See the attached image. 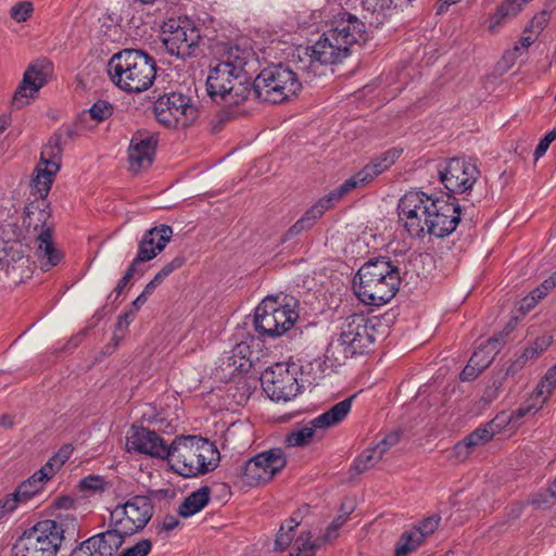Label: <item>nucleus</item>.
<instances>
[{"instance_id":"obj_22","label":"nucleus","mask_w":556,"mask_h":556,"mask_svg":"<svg viewBox=\"0 0 556 556\" xmlns=\"http://www.w3.org/2000/svg\"><path fill=\"white\" fill-rule=\"evenodd\" d=\"M126 450L154 458L168 457V445L155 432L144 427L132 426L126 435Z\"/></svg>"},{"instance_id":"obj_56","label":"nucleus","mask_w":556,"mask_h":556,"mask_svg":"<svg viewBox=\"0 0 556 556\" xmlns=\"http://www.w3.org/2000/svg\"><path fill=\"white\" fill-rule=\"evenodd\" d=\"M185 262H186L185 256L177 255L172 261L164 264L160 270L163 271L166 277H168L172 273L181 268L184 266Z\"/></svg>"},{"instance_id":"obj_32","label":"nucleus","mask_w":556,"mask_h":556,"mask_svg":"<svg viewBox=\"0 0 556 556\" xmlns=\"http://www.w3.org/2000/svg\"><path fill=\"white\" fill-rule=\"evenodd\" d=\"M250 345L245 342L236 344L223 358V365L233 370L245 371L251 365L252 361Z\"/></svg>"},{"instance_id":"obj_37","label":"nucleus","mask_w":556,"mask_h":556,"mask_svg":"<svg viewBox=\"0 0 556 556\" xmlns=\"http://www.w3.org/2000/svg\"><path fill=\"white\" fill-rule=\"evenodd\" d=\"M402 153L403 149L391 148L371 159L369 164L371 165L376 176L378 177L382 173L387 172L399 160Z\"/></svg>"},{"instance_id":"obj_57","label":"nucleus","mask_w":556,"mask_h":556,"mask_svg":"<svg viewBox=\"0 0 556 556\" xmlns=\"http://www.w3.org/2000/svg\"><path fill=\"white\" fill-rule=\"evenodd\" d=\"M526 364L527 362L523 358H521V355H518L514 361H511V363L507 367L506 375H516L519 370L523 368Z\"/></svg>"},{"instance_id":"obj_3","label":"nucleus","mask_w":556,"mask_h":556,"mask_svg":"<svg viewBox=\"0 0 556 556\" xmlns=\"http://www.w3.org/2000/svg\"><path fill=\"white\" fill-rule=\"evenodd\" d=\"M401 283L399 268L384 257L365 263L353 286L356 296L367 305L380 306L396 294Z\"/></svg>"},{"instance_id":"obj_55","label":"nucleus","mask_w":556,"mask_h":556,"mask_svg":"<svg viewBox=\"0 0 556 556\" xmlns=\"http://www.w3.org/2000/svg\"><path fill=\"white\" fill-rule=\"evenodd\" d=\"M553 342V337L549 334H543L539 338H536L531 344L530 348L534 352H536V355H541Z\"/></svg>"},{"instance_id":"obj_45","label":"nucleus","mask_w":556,"mask_h":556,"mask_svg":"<svg viewBox=\"0 0 556 556\" xmlns=\"http://www.w3.org/2000/svg\"><path fill=\"white\" fill-rule=\"evenodd\" d=\"M440 516L433 515L421 520L414 529L419 533V538L424 541L435 532L440 525Z\"/></svg>"},{"instance_id":"obj_36","label":"nucleus","mask_w":556,"mask_h":556,"mask_svg":"<svg viewBox=\"0 0 556 556\" xmlns=\"http://www.w3.org/2000/svg\"><path fill=\"white\" fill-rule=\"evenodd\" d=\"M321 215L312 205L306 212L299 218L282 236L281 241L287 242L288 240L296 237L305 231L312 229Z\"/></svg>"},{"instance_id":"obj_28","label":"nucleus","mask_w":556,"mask_h":556,"mask_svg":"<svg viewBox=\"0 0 556 556\" xmlns=\"http://www.w3.org/2000/svg\"><path fill=\"white\" fill-rule=\"evenodd\" d=\"M59 164L53 161L41 159V162L35 168V176L30 181L31 193L45 199L51 189L55 174L59 172Z\"/></svg>"},{"instance_id":"obj_21","label":"nucleus","mask_w":556,"mask_h":556,"mask_svg":"<svg viewBox=\"0 0 556 556\" xmlns=\"http://www.w3.org/2000/svg\"><path fill=\"white\" fill-rule=\"evenodd\" d=\"M513 330L509 324L500 333L490 338L486 342L482 343L471 355L468 364L460 372L463 381L473 380L482 370H484L493 362L494 357L498 354L505 343V338Z\"/></svg>"},{"instance_id":"obj_16","label":"nucleus","mask_w":556,"mask_h":556,"mask_svg":"<svg viewBox=\"0 0 556 556\" xmlns=\"http://www.w3.org/2000/svg\"><path fill=\"white\" fill-rule=\"evenodd\" d=\"M480 169L471 159L451 157L438 164V177L447 192L463 194L472 189Z\"/></svg>"},{"instance_id":"obj_1","label":"nucleus","mask_w":556,"mask_h":556,"mask_svg":"<svg viewBox=\"0 0 556 556\" xmlns=\"http://www.w3.org/2000/svg\"><path fill=\"white\" fill-rule=\"evenodd\" d=\"M256 56L251 48L230 46L210 68L206 87L210 97L227 104H239L251 93V81L256 71Z\"/></svg>"},{"instance_id":"obj_39","label":"nucleus","mask_w":556,"mask_h":556,"mask_svg":"<svg viewBox=\"0 0 556 556\" xmlns=\"http://www.w3.org/2000/svg\"><path fill=\"white\" fill-rule=\"evenodd\" d=\"M299 525V513L293 514L285 523L281 525L280 530L275 540L276 551H283L290 545L293 539L292 532Z\"/></svg>"},{"instance_id":"obj_43","label":"nucleus","mask_w":556,"mask_h":556,"mask_svg":"<svg viewBox=\"0 0 556 556\" xmlns=\"http://www.w3.org/2000/svg\"><path fill=\"white\" fill-rule=\"evenodd\" d=\"M381 458L380 451L368 447L354 460V467L358 472H363L374 467Z\"/></svg>"},{"instance_id":"obj_31","label":"nucleus","mask_w":556,"mask_h":556,"mask_svg":"<svg viewBox=\"0 0 556 556\" xmlns=\"http://www.w3.org/2000/svg\"><path fill=\"white\" fill-rule=\"evenodd\" d=\"M211 489L207 485L201 486L192 492L178 508L179 516L191 517L201 511L210 502Z\"/></svg>"},{"instance_id":"obj_34","label":"nucleus","mask_w":556,"mask_h":556,"mask_svg":"<svg viewBox=\"0 0 556 556\" xmlns=\"http://www.w3.org/2000/svg\"><path fill=\"white\" fill-rule=\"evenodd\" d=\"M353 190L354 182L344 180L340 186L329 191L325 197L318 199L313 206L323 216L327 211L332 208L337 202Z\"/></svg>"},{"instance_id":"obj_54","label":"nucleus","mask_w":556,"mask_h":556,"mask_svg":"<svg viewBox=\"0 0 556 556\" xmlns=\"http://www.w3.org/2000/svg\"><path fill=\"white\" fill-rule=\"evenodd\" d=\"M72 453L70 446L62 447L52 458H50L47 463H51V467L53 469V473L55 472V467L60 468Z\"/></svg>"},{"instance_id":"obj_17","label":"nucleus","mask_w":556,"mask_h":556,"mask_svg":"<svg viewBox=\"0 0 556 556\" xmlns=\"http://www.w3.org/2000/svg\"><path fill=\"white\" fill-rule=\"evenodd\" d=\"M354 399L355 395L344 399L311 421L294 427L286 437L287 445L304 446L311 442L317 429L326 430L340 424L351 412Z\"/></svg>"},{"instance_id":"obj_60","label":"nucleus","mask_w":556,"mask_h":556,"mask_svg":"<svg viewBox=\"0 0 556 556\" xmlns=\"http://www.w3.org/2000/svg\"><path fill=\"white\" fill-rule=\"evenodd\" d=\"M73 505H74V500L68 496H62V497H59L55 500V506L58 508L68 509L71 507H73Z\"/></svg>"},{"instance_id":"obj_29","label":"nucleus","mask_w":556,"mask_h":556,"mask_svg":"<svg viewBox=\"0 0 556 556\" xmlns=\"http://www.w3.org/2000/svg\"><path fill=\"white\" fill-rule=\"evenodd\" d=\"M338 535L339 529L334 528L332 523L328 526L326 533L316 541H312L311 532L302 534L296 538L293 552H291L289 556H315L316 548H318L321 544L333 541L338 538Z\"/></svg>"},{"instance_id":"obj_47","label":"nucleus","mask_w":556,"mask_h":556,"mask_svg":"<svg viewBox=\"0 0 556 556\" xmlns=\"http://www.w3.org/2000/svg\"><path fill=\"white\" fill-rule=\"evenodd\" d=\"M33 11H34V7H33L31 2L22 1V2L15 3L11 8L10 15L17 23H22V22H26L30 17Z\"/></svg>"},{"instance_id":"obj_13","label":"nucleus","mask_w":556,"mask_h":556,"mask_svg":"<svg viewBox=\"0 0 556 556\" xmlns=\"http://www.w3.org/2000/svg\"><path fill=\"white\" fill-rule=\"evenodd\" d=\"M154 113L157 121L167 127H187L198 117V108L189 94L170 91L156 99Z\"/></svg>"},{"instance_id":"obj_33","label":"nucleus","mask_w":556,"mask_h":556,"mask_svg":"<svg viewBox=\"0 0 556 556\" xmlns=\"http://www.w3.org/2000/svg\"><path fill=\"white\" fill-rule=\"evenodd\" d=\"M330 369L321 357L306 362L300 367V381L308 386L318 384Z\"/></svg>"},{"instance_id":"obj_59","label":"nucleus","mask_w":556,"mask_h":556,"mask_svg":"<svg viewBox=\"0 0 556 556\" xmlns=\"http://www.w3.org/2000/svg\"><path fill=\"white\" fill-rule=\"evenodd\" d=\"M70 556H96L92 551L86 547L85 542H83L77 548H75Z\"/></svg>"},{"instance_id":"obj_58","label":"nucleus","mask_w":556,"mask_h":556,"mask_svg":"<svg viewBox=\"0 0 556 556\" xmlns=\"http://www.w3.org/2000/svg\"><path fill=\"white\" fill-rule=\"evenodd\" d=\"M179 525V520L177 517L173 515L165 516L163 522H162V529L165 531H172Z\"/></svg>"},{"instance_id":"obj_14","label":"nucleus","mask_w":556,"mask_h":556,"mask_svg":"<svg viewBox=\"0 0 556 556\" xmlns=\"http://www.w3.org/2000/svg\"><path fill=\"white\" fill-rule=\"evenodd\" d=\"M435 198L419 190L407 191L399 201V217L413 238H422Z\"/></svg>"},{"instance_id":"obj_61","label":"nucleus","mask_w":556,"mask_h":556,"mask_svg":"<svg viewBox=\"0 0 556 556\" xmlns=\"http://www.w3.org/2000/svg\"><path fill=\"white\" fill-rule=\"evenodd\" d=\"M532 43L533 39L531 37H522L515 46L514 52H518L520 49L527 50Z\"/></svg>"},{"instance_id":"obj_20","label":"nucleus","mask_w":556,"mask_h":556,"mask_svg":"<svg viewBox=\"0 0 556 556\" xmlns=\"http://www.w3.org/2000/svg\"><path fill=\"white\" fill-rule=\"evenodd\" d=\"M460 220V206L442 198H435L430 218L426 219L425 235L444 238L451 235Z\"/></svg>"},{"instance_id":"obj_48","label":"nucleus","mask_w":556,"mask_h":556,"mask_svg":"<svg viewBox=\"0 0 556 556\" xmlns=\"http://www.w3.org/2000/svg\"><path fill=\"white\" fill-rule=\"evenodd\" d=\"M493 435L494 432L489 428H478L469 433L465 439L468 441V444H470L471 447H475L489 442Z\"/></svg>"},{"instance_id":"obj_12","label":"nucleus","mask_w":556,"mask_h":556,"mask_svg":"<svg viewBox=\"0 0 556 556\" xmlns=\"http://www.w3.org/2000/svg\"><path fill=\"white\" fill-rule=\"evenodd\" d=\"M49 213L45 210H28L23 224L27 229L33 227V236L36 243V257L40 263L42 270L48 271L56 266L62 258L59 251L55 250L52 239V225L48 224ZM30 233V230H28Z\"/></svg>"},{"instance_id":"obj_63","label":"nucleus","mask_w":556,"mask_h":556,"mask_svg":"<svg viewBox=\"0 0 556 556\" xmlns=\"http://www.w3.org/2000/svg\"><path fill=\"white\" fill-rule=\"evenodd\" d=\"M520 355L521 358H523L526 362H529L538 357L536 352H534L532 348H530V345L527 346Z\"/></svg>"},{"instance_id":"obj_40","label":"nucleus","mask_w":556,"mask_h":556,"mask_svg":"<svg viewBox=\"0 0 556 556\" xmlns=\"http://www.w3.org/2000/svg\"><path fill=\"white\" fill-rule=\"evenodd\" d=\"M113 114V105L105 100L96 101L91 108L84 112L83 115H88L97 124L108 119Z\"/></svg>"},{"instance_id":"obj_2","label":"nucleus","mask_w":556,"mask_h":556,"mask_svg":"<svg viewBox=\"0 0 556 556\" xmlns=\"http://www.w3.org/2000/svg\"><path fill=\"white\" fill-rule=\"evenodd\" d=\"M368 39L365 23L356 15L344 12L334 21V26L325 31L313 45L304 49V58L308 62L302 70L314 76L319 65H333L341 63L350 56L355 45H362Z\"/></svg>"},{"instance_id":"obj_51","label":"nucleus","mask_w":556,"mask_h":556,"mask_svg":"<svg viewBox=\"0 0 556 556\" xmlns=\"http://www.w3.org/2000/svg\"><path fill=\"white\" fill-rule=\"evenodd\" d=\"M543 406H539V403L536 401H531V396L522 404L520 407H518L514 412V416L516 418H522L528 415H534L538 413Z\"/></svg>"},{"instance_id":"obj_5","label":"nucleus","mask_w":556,"mask_h":556,"mask_svg":"<svg viewBox=\"0 0 556 556\" xmlns=\"http://www.w3.org/2000/svg\"><path fill=\"white\" fill-rule=\"evenodd\" d=\"M108 66L112 81L127 92L149 89L156 76L154 59L141 50L126 49L115 53Z\"/></svg>"},{"instance_id":"obj_15","label":"nucleus","mask_w":556,"mask_h":556,"mask_svg":"<svg viewBox=\"0 0 556 556\" xmlns=\"http://www.w3.org/2000/svg\"><path fill=\"white\" fill-rule=\"evenodd\" d=\"M287 464L281 448H270L258 453L237 468L242 482L255 486L270 481Z\"/></svg>"},{"instance_id":"obj_10","label":"nucleus","mask_w":556,"mask_h":556,"mask_svg":"<svg viewBox=\"0 0 556 556\" xmlns=\"http://www.w3.org/2000/svg\"><path fill=\"white\" fill-rule=\"evenodd\" d=\"M154 513L150 497L134 495L123 504H117L110 513V527L124 535L131 536L142 531Z\"/></svg>"},{"instance_id":"obj_49","label":"nucleus","mask_w":556,"mask_h":556,"mask_svg":"<svg viewBox=\"0 0 556 556\" xmlns=\"http://www.w3.org/2000/svg\"><path fill=\"white\" fill-rule=\"evenodd\" d=\"M151 549L152 542L148 539H142L134 546L124 549L119 556H148Z\"/></svg>"},{"instance_id":"obj_6","label":"nucleus","mask_w":556,"mask_h":556,"mask_svg":"<svg viewBox=\"0 0 556 556\" xmlns=\"http://www.w3.org/2000/svg\"><path fill=\"white\" fill-rule=\"evenodd\" d=\"M302 89L298 74L289 66L276 64L264 68L251 81V92L263 102L283 103L295 97Z\"/></svg>"},{"instance_id":"obj_8","label":"nucleus","mask_w":556,"mask_h":556,"mask_svg":"<svg viewBox=\"0 0 556 556\" xmlns=\"http://www.w3.org/2000/svg\"><path fill=\"white\" fill-rule=\"evenodd\" d=\"M14 235L13 225L0 228V268L14 283H20L31 277L35 263L28 255L29 244L18 238H12Z\"/></svg>"},{"instance_id":"obj_24","label":"nucleus","mask_w":556,"mask_h":556,"mask_svg":"<svg viewBox=\"0 0 556 556\" xmlns=\"http://www.w3.org/2000/svg\"><path fill=\"white\" fill-rule=\"evenodd\" d=\"M46 81L47 73L43 62L30 64L13 94L12 106L22 109L27 105L30 99L45 86Z\"/></svg>"},{"instance_id":"obj_25","label":"nucleus","mask_w":556,"mask_h":556,"mask_svg":"<svg viewBox=\"0 0 556 556\" xmlns=\"http://www.w3.org/2000/svg\"><path fill=\"white\" fill-rule=\"evenodd\" d=\"M157 140L153 135L146 132H136L129 144L128 161L129 168L134 173H139L151 166Z\"/></svg>"},{"instance_id":"obj_27","label":"nucleus","mask_w":556,"mask_h":556,"mask_svg":"<svg viewBox=\"0 0 556 556\" xmlns=\"http://www.w3.org/2000/svg\"><path fill=\"white\" fill-rule=\"evenodd\" d=\"M127 536L122 532L115 531V527L96 534L85 542L86 547L90 548L96 556H116Z\"/></svg>"},{"instance_id":"obj_18","label":"nucleus","mask_w":556,"mask_h":556,"mask_svg":"<svg viewBox=\"0 0 556 556\" xmlns=\"http://www.w3.org/2000/svg\"><path fill=\"white\" fill-rule=\"evenodd\" d=\"M379 326L381 323L377 317L368 318L362 314H354L343 320L339 336L357 355L364 354L375 343Z\"/></svg>"},{"instance_id":"obj_9","label":"nucleus","mask_w":556,"mask_h":556,"mask_svg":"<svg viewBox=\"0 0 556 556\" xmlns=\"http://www.w3.org/2000/svg\"><path fill=\"white\" fill-rule=\"evenodd\" d=\"M298 318L292 304H279L276 299L266 298L255 308L253 323L260 337L278 338L289 331Z\"/></svg>"},{"instance_id":"obj_64","label":"nucleus","mask_w":556,"mask_h":556,"mask_svg":"<svg viewBox=\"0 0 556 556\" xmlns=\"http://www.w3.org/2000/svg\"><path fill=\"white\" fill-rule=\"evenodd\" d=\"M391 446L382 439L379 443L372 446L374 450L381 452V457L389 451Z\"/></svg>"},{"instance_id":"obj_19","label":"nucleus","mask_w":556,"mask_h":556,"mask_svg":"<svg viewBox=\"0 0 556 556\" xmlns=\"http://www.w3.org/2000/svg\"><path fill=\"white\" fill-rule=\"evenodd\" d=\"M261 384L268 397L275 402H288L300 392V382L283 364H275L261 375Z\"/></svg>"},{"instance_id":"obj_46","label":"nucleus","mask_w":556,"mask_h":556,"mask_svg":"<svg viewBox=\"0 0 556 556\" xmlns=\"http://www.w3.org/2000/svg\"><path fill=\"white\" fill-rule=\"evenodd\" d=\"M108 482L102 476L90 475L83 478L79 482L81 491L102 492L105 490Z\"/></svg>"},{"instance_id":"obj_26","label":"nucleus","mask_w":556,"mask_h":556,"mask_svg":"<svg viewBox=\"0 0 556 556\" xmlns=\"http://www.w3.org/2000/svg\"><path fill=\"white\" fill-rule=\"evenodd\" d=\"M172 236L173 228L164 224L146 231L138 245L137 261L153 260L165 249Z\"/></svg>"},{"instance_id":"obj_44","label":"nucleus","mask_w":556,"mask_h":556,"mask_svg":"<svg viewBox=\"0 0 556 556\" xmlns=\"http://www.w3.org/2000/svg\"><path fill=\"white\" fill-rule=\"evenodd\" d=\"M376 174L369 163L363 166L357 173H355L352 177L348 178L349 182H354V189L364 187L371 182L376 178Z\"/></svg>"},{"instance_id":"obj_50","label":"nucleus","mask_w":556,"mask_h":556,"mask_svg":"<svg viewBox=\"0 0 556 556\" xmlns=\"http://www.w3.org/2000/svg\"><path fill=\"white\" fill-rule=\"evenodd\" d=\"M472 448L473 447H471V445L468 444V441L464 439L463 441L454 445L451 457L454 458L456 462H464L469 457V455L472 452Z\"/></svg>"},{"instance_id":"obj_52","label":"nucleus","mask_w":556,"mask_h":556,"mask_svg":"<svg viewBox=\"0 0 556 556\" xmlns=\"http://www.w3.org/2000/svg\"><path fill=\"white\" fill-rule=\"evenodd\" d=\"M556 139V129H552L548 131L539 142L534 150V159L539 160L542 157L547 149L549 148V144Z\"/></svg>"},{"instance_id":"obj_4","label":"nucleus","mask_w":556,"mask_h":556,"mask_svg":"<svg viewBox=\"0 0 556 556\" xmlns=\"http://www.w3.org/2000/svg\"><path fill=\"white\" fill-rule=\"evenodd\" d=\"M217 450L207 439L198 435L177 437L168 445L170 468L178 475L189 478L206 473L216 467Z\"/></svg>"},{"instance_id":"obj_53","label":"nucleus","mask_w":556,"mask_h":556,"mask_svg":"<svg viewBox=\"0 0 556 556\" xmlns=\"http://www.w3.org/2000/svg\"><path fill=\"white\" fill-rule=\"evenodd\" d=\"M546 295L545 292L542 291L540 287L535 288L530 292V294L523 299L521 308H526L527 311L531 309L536 305V303Z\"/></svg>"},{"instance_id":"obj_30","label":"nucleus","mask_w":556,"mask_h":556,"mask_svg":"<svg viewBox=\"0 0 556 556\" xmlns=\"http://www.w3.org/2000/svg\"><path fill=\"white\" fill-rule=\"evenodd\" d=\"M357 355L351 346L346 345L342 338L338 336L337 338L331 339L328 343L327 349L324 354V362H327V366L330 370H334L338 367L345 364V362Z\"/></svg>"},{"instance_id":"obj_62","label":"nucleus","mask_w":556,"mask_h":556,"mask_svg":"<svg viewBox=\"0 0 556 556\" xmlns=\"http://www.w3.org/2000/svg\"><path fill=\"white\" fill-rule=\"evenodd\" d=\"M128 282H129V274L124 275L117 282V285L114 289V293L116 294V296H118L122 293V291L124 290V288L127 286Z\"/></svg>"},{"instance_id":"obj_35","label":"nucleus","mask_w":556,"mask_h":556,"mask_svg":"<svg viewBox=\"0 0 556 556\" xmlns=\"http://www.w3.org/2000/svg\"><path fill=\"white\" fill-rule=\"evenodd\" d=\"M321 215L312 205L306 212L299 218L282 236L281 241L287 242L288 240L296 237L305 231L312 229Z\"/></svg>"},{"instance_id":"obj_23","label":"nucleus","mask_w":556,"mask_h":556,"mask_svg":"<svg viewBox=\"0 0 556 556\" xmlns=\"http://www.w3.org/2000/svg\"><path fill=\"white\" fill-rule=\"evenodd\" d=\"M53 477L51 463H46L39 470L35 471L28 479L23 481L14 492L2 498L3 507L10 513L14 511L20 504H25L42 492L45 484Z\"/></svg>"},{"instance_id":"obj_38","label":"nucleus","mask_w":556,"mask_h":556,"mask_svg":"<svg viewBox=\"0 0 556 556\" xmlns=\"http://www.w3.org/2000/svg\"><path fill=\"white\" fill-rule=\"evenodd\" d=\"M425 541L419 538V533L412 528L400 536L395 546L394 556H408L409 553L418 548Z\"/></svg>"},{"instance_id":"obj_7","label":"nucleus","mask_w":556,"mask_h":556,"mask_svg":"<svg viewBox=\"0 0 556 556\" xmlns=\"http://www.w3.org/2000/svg\"><path fill=\"white\" fill-rule=\"evenodd\" d=\"M64 541L63 525L56 520L38 521L15 541L13 556H56Z\"/></svg>"},{"instance_id":"obj_11","label":"nucleus","mask_w":556,"mask_h":556,"mask_svg":"<svg viewBox=\"0 0 556 556\" xmlns=\"http://www.w3.org/2000/svg\"><path fill=\"white\" fill-rule=\"evenodd\" d=\"M200 41V28L188 17L169 18L162 26V42L172 55L181 59L192 56Z\"/></svg>"},{"instance_id":"obj_41","label":"nucleus","mask_w":556,"mask_h":556,"mask_svg":"<svg viewBox=\"0 0 556 556\" xmlns=\"http://www.w3.org/2000/svg\"><path fill=\"white\" fill-rule=\"evenodd\" d=\"M548 378L545 375L531 394V401H536L539 406H543L546 403L556 387V382Z\"/></svg>"},{"instance_id":"obj_42","label":"nucleus","mask_w":556,"mask_h":556,"mask_svg":"<svg viewBox=\"0 0 556 556\" xmlns=\"http://www.w3.org/2000/svg\"><path fill=\"white\" fill-rule=\"evenodd\" d=\"M362 8L365 12L376 15V25L382 23L379 18L384 16L386 12L391 9L392 0H361Z\"/></svg>"}]
</instances>
